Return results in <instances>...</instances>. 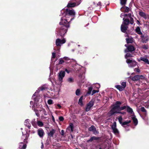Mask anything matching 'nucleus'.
<instances>
[{
  "mask_svg": "<svg viewBox=\"0 0 149 149\" xmlns=\"http://www.w3.org/2000/svg\"><path fill=\"white\" fill-rule=\"evenodd\" d=\"M123 119L121 116H120L118 118V121L121 125L123 127H125V125H126L127 126H129V124L131 122V120H129L128 121H125L123 122H122Z\"/></svg>",
  "mask_w": 149,
  "mask_h": 149,
  "instance_id": "39448f33",
  "label": "nucleus"
},
{
  "mask_svg": "<svg viewBox=\"0 0 149 149\" xmlns=\"http://www.w3.org/2000/svg\"><path fill=\"white\" fill-rule=\"evenodd\" d=\"M140 110L141 112L144 113L145 115H147V112L146 110L144 107H141Z\"/></svg>",
  "mask_w": 149,
  "mask_h": 149,
  "instance_id": "c9c22d12",
  "label": "nucleus"
},
{
  "mask_svg": "<svg viewBox=\"0 0 149 149\" xmlns=\"http://www.w3.org/2000/svg\"><path fill=\"white\" fill-rule=\"evenodd\" d=\"M122 102L119 101H117L116 102L115 104L114 105L113 107L112 108H113V109H117L120 111L126 109H127V106H124L122 107H120Z\"/></svg>",
  "mask_w": 149,
  "mask_h": 149,
  "instance_id": "f03ea898",
  "label": "nucleus"
},
{
  "mask_svg": "<svg viewBox=\"0 0 149 149\" xmlns=\"http://www.w3.org/2000/svg\"><path fill=\"white\" fill-rule=\"evenodd\" d=\"M140 59L141 60L145 62L146 64H149V61L148 58L144 57H141Z\"/></svg>",
  "mask_w": 149,
  "mask_h": 149,
  "instance_id": "412c9836",
  "label": "nucleus"
},
{
  "mask_svg": "<svg viewBox=\"0 0 149 149\" xmlns=\"http://www.w3.org/2000/svg\"><path fill=\"white\" fill-rule=\"evenodd\" d=\"M135 48L134 46L132 45H130L128 46L127 49L125 50V53H127L129 52H132L135 50Z\"/></svg>",
  "mask_w": 149,
  "mask_h": 149,
  "instance_id": "6e6552de",
  "label": "nucleus"
},
{
  "mask_svg": "<svg viewBox=\"0 0 149 149\" xmlns=\"http://www.w3.org/2000/svg\"><path fill=\"white\" fill-rule=\"evenodd\" d=\"M93 140H97V142H101V137H97L95 136H93L91 137L90 139L87 141V142L88 143L89 142H92Z\"/></svg>",
  "mask_w": 149,
  "mask_h": 149,
  "instance_id": "9d476101",
  "label": "nucleus"
},
{
  "mask_svg": "<svg viewBox=\"0 0 149 149\" xmlns=\"http://www.w3.org/2000/svg\"><path fill=\"white\" fill-rule=\"evenodd\" d=\"M59 120L60 121H63L64 120V118L63 116H61L59 117Z\"/></svg>",
  "mask_w": 149,
  "mask_h": 149,
  "instance_id": "3c124183",
  "label": "nucleus"
},
{
  "mask_svg": "<svg viewBox=\"0 0 149 149\" xmlns=\"http://www.w3.org/2000/svg\"><path fill=\"white\" fill-rule=\"evenodd\" d=\"M134 71H136V72L139 73L140 72V70L138 68H136L134 69Z\"/></svg>",
  "mask_w": 149,
  "mask_h": 149,
  "instance_id": "864d4df0",
  "label": "nucleus"
},
{
  "mask_svg": "<svg viewBox=\"0 0 149 149\" xmlns=\"http://www.w3.org/2000/svg\"><path fill=\"white\" fill-rule=\"evenodd\" d=\"M142 48L146 50L148 49V47L147 45H143L142 46Z\"/></svg>",
  "mask_w": 149,
  "mask_h": 149,
  "instance_id": "49530a36",
  "label": "nucleus"
},
{
  "mask_svg": "<svg viewBox=\"0 0 149 149\" xmlns=\"http://www.w3.org/2000/svg\"><path fill=\"white\" fill-rule=\"evenodd\" d=\"M130 24H133V23H134V20L132 17H131L130 18Z\"/></svg>",
  "mask_w": 149,
  "mask_h": 149,
  "instance_id": "8fccbe9b",
  "label": "nucleus"
},
{
  "mask_svg": "<svg viewBox=\"0 0 149 149\" xmlns=\"http://www.w3.org/2000/svg\"><path fill=\"white\" fill-rule=\"evenodd\" d=\"M93 90V88L92 86L89 87L88 88V91L86 93L85 96H88L91 94V92Z\"/></svg>",
  "mask_w": 149,
  "mask_h": 149,
  "instance_id": "c85d7f7f",
  "label": "nucleus"
},
{
  "mask_svg": "<svg viewBox=\"0 0 149 149\" xmlns=\"http://www.w3.org/2000/svg\"><path fill=\"white\" fill-rule=\"evenodd\" d=\"M61 135L63 136L64 135V131L63 130H62L61 131Z\"/></svg>",
  "mask_w": 149,
  "mask_h": 149,
  "instance_id": "052dcab7",
  "label": "nucleus"
},
{
  "mask_svg": "<svg viewBox=\"0 0 149 149\" xmlns=\"http://www.w3.org/2000/svg\"><path fill=\"white\" fill-rule=\"evenodd\" d=\"M128 28L127 25L122 24L121 25L120 29L121 31L124 33H127V30Z\"/></svg>",
  "mask_w": 149,
  "mask_h": 149,
  "instance_id": "f8f14e48",
  "label": "nucleus"
},
{
  "mask_svg": "<svg viewBox=\"0 0 149 149\" xmlns=\"http://www.w3.org/2000/svg\"><path fill=\"white\" fill-rule=\"evenodd\" d=\"M56 106L57 107H56V109L58 108L57 107H58L59 109H61V106L59 104H57L56 105Z\"/></svg>",
  "mask_w": 149,
  "mask_h": 149,
  "instance_id": "4d7b16f0",
  "label": "nucleus"
},
{
  "mask_svg": "<svg viewBox=\"0 0 149 149\" xmlns=\"http://www.w3.org/2000/svg\"><path fill=\"white\" fill-rule=\"evenodd\" d=\"M47 88L45 85H43L42 86L40 87L38 90L40 91H43L44 90L47 91Z\"/></svg>",
  "mask_w": 149,
  "mask_h": 149,
  "instance_id": "c756f323",
  "label": "nucleus"
},
{
  "mask_svg": "<svg viewBox=\"0 0 149 149\" xmlns=\"http://www.w3.org/2000/svg\"><path fill=\"white\" fill-rule=\"evenodd\" d=\"M132 119L133 121V122L135 125H136L138 123L137 119L136 118L135 115H133Z\"/></svg>",
  "mask_w": 149,
  "mask_h": 149,
  "instance_id": "aec40b11",
  "label": "nucleus"
},
{
  "mask_svg": "<svg viewBox=\"0 0 149 149\" xmlns=\"http://www.w3.org/2000/svg\"><path fill=\"white\" fill-rule=\"evenodd\" d=\"M59 62L58 63V64H61L64 62H66L65 61H64L63 59L62 58H60L59 60Z\"/></svg>",
  "mask_w": 149,
  "mask_h": 149,
  "instance_id": "58836bf2",
  "label": "nucleus"
},
{
  "mask_svg": "<svg viewBox=\"0 0 149 149\" xmlns=\"http://www.w3.org/2000/svg\"><path fill=\"white\" fill-rule=\"evenodd\" d=\"M120 10L122 12L125 11V12L128 13L130 11V9L128 7L125 6L121 8Z\"/></svg>",
  "mask_w": 149,
  "mask_h": 149,
  "instance_id": "6ab92c4d",
  "label": "nucleus"
},
{
  "mask_svg": "<svg viewBox=\"0 0 149 149\" xmlns=\"http://www.w3.org/2000/svg\"><path fill=\"white\" fill-rule=\"evenodd\" d=\"M65 16L68 17L69 16H74L75 15V13L74 10L69 9L67 8L65 9Z\"/></svg>",
  "mask_w": 149,
  "mask_h": 149,
  "instance_id": "20e7f679",
  "label": "nucleus"
},
{
  "mask_svg": "<svg viewBox=\"0 0 149 149\" xmlns=\"http://www.w3.org/2000/svg\"><path fill=\"white\" fill-rule=\"evenodd\" d=\"M121 86L124 89L126 86V83L125 81H123L121 84Z\"/></svg>",
  "mask_w": 149,
  "mask_h": 149,
  "instance_id": "79ce46f5",
  "label": "nucleus"
},
{
  "mask_svg": "<svg viewBox=\"0 0 149 149\" xmlns=\"http://www.w3.org/2000/svg\"><path fill=\"white\" fill-rule=\"evenodd\" d=\"M80 89H77L76 90V92H75L76 95H79L80 94Z\"/></svg>",
  "mask_w": 149,
  "mask_h": 149,
  "instance_id": "a18cd8bd",
  "label": "nucleus"
},
{
  "mask_svg": "<svg viewBox=\"0 0 149 149\" xmlns=\"http://www.w3.org/2000/svg\"><path fill=\"white\" fill-rule=\"evenodd\" d=\"M127 15H128V16L130 17V18L132 17H131L132 14L131 13H129L128 14H127Z\"/></svg>",
  "mask_w": 149,
  "mask_h": 149,
  "instance_id": "69168bd1",
  "label": "nucleus"
},
{
  "mask_svg": "<svg viewBox=\"0 0 149 149\" xmlns=\"http://www.w3.org/2000/svg\"><path fill=\"white\" fill-rule=\"evenodd\" d=\"M88 130L89 131H92L93 134L96 135L98 134L99 133L98 131H97L95 126L93 125H92L88 128Z\"/></svg>",
  "mask_w": 149,
  "mask_h": 149,
  "instance_id": "9b49d317",
  "label": "nucleus"
},
{
  "mask_svg": "<svg viewBox=\"0 0 149 149\" xmlns=\"http://www.w3.org/2000/svg\"><path fill=\"white\" fill-rule=\"evenodd\" d=\"M35 113H36V115L38 117H39L40 116L39 114L38 113V111L36 112H35Z\"/></svg>",
  "mask_w": 149,
  "mask_h": 149,
  "instance_id": "e2e57ef3",
  "label": "nucleus"
},
{
  "mask_svg": "<svg viewBox=\"0 0 149 149\" xmlns=\"http://www.w3.org/2000/svg\"><path fill=\"white\" fill-rule=\"evenodd\" d=\"M112 130H113V132L114 134H119V131L117 128L113 129H112Z\"/></svg>",
  "mask_w": 149,
  "mask_h": 149,
  "instance_id": "ea45409f",
  "label": "nucleus"
},
{
  "mask_svg": "<svg viewBox=\"0 0 149 149\" xmlns=\"http://www.w3.org/2000/svg\"><path fill=\"white\" fill-rule=\"evenodd\" d=\"M26 142H21L20 144H23L22 146L19 149H26Z\"/></svg>",
  "mask_w": 149,
  "mask_h": 149,
  "instance_id": "72a5a7b5",
  "label": "nucleus"
},
{
  "mask_svg": "<svg viewBox=\"0 0 149 149\" xmlns=\"http://www.w3.org/2000/svg\"><path fill=\"white\" fill-rule=\"evenodd\" d=\"M38 134L40 138H42L45 134V132L42 129L40 128L38 130Z\"/></svg>",
  "mask_w": 149,
  "mask_h": 149,
  "instance_id": "4468645a",
  "label": "nucleus"
},
{
  "mask_svg": "<svg viewBox=\"0 0 149 149\" xmlns=\"http://www.w3.org/2000/svg\"><path fill=\"white\" fill-rule=\"evenodd\" d=\"M52 58H55L56 57V54L55 52H53L52 54Z\"/></svg>",
  "mask_w": 149,
  "mask_h": 149,
  "instance_id": "6e6d98bb",
  "label": "nucleus"
},
{
  "mask_svg": "<svg viewBox=\"0 0 149 149\" xmlns=\"http://www.w3.org/2000/svg\"><path fill=\"white\" fill-rule=\"evenodd\" d=\"M111 127L112 130L116 128V122H114L113 124L111 126Z\"/></svg>",
  "mask_w": 149,
  "mask_h": 149,
  "instance_id": "4c0bfd02",
  "label": "nucleus"
},
{
  "mask_svg": "<svg viewBox=\"0 0 149 149\" xmlns=\"http://www.w3.org/2000/svg\"><path fill=\"white\" fill-rule=\"evenodd\" d=\"M52 120L54 122H55V119H54V117L53 116H52Z\"/></svg>",
  "mask_w": 149,
  "mask_h": 149,
  "instance_id": "338daca9",
  "label": "nucleus"
},
{
  "mask_svg": "<svg viewBox=\"0 0 149 149\" xmlns=\"http://www.w3.org/2000/svg\"><path fill=\"white\" fill-rule=\"evenodd\" d=\"M97 5L98 6H101V2L100 1V2H99L97 4Z\"/></svg>",
  "mask_w": 149,
  "mask_h": 149,
  "instance_id": "0e129e2a",
  "label": "nucleus"
},
{
  "mask_svg": "<svg viewBox=\"0 0 149 149\" xmlns=\"http://www.w3.org/2000/svg\"><path fill=\"white\" fill-rule=\"evenodd\" d=\"M83 98V96H82L79 98V100L78 104L81 106H83V104L82 101Z\"/></svg>",
  "mask_w": 149,
  "mask_h": 149,
  "instance_id": "f704fd0d",
  "label": "nucleus"
},
{
  "mask_svg": "<svg viewBox=\"0 0 149 149\" xmlns=\"http://www.w3.org/2000/svg\"><path fill=\"white\" fill-rule=\"evenodd\" d=\"M127 0H120V3L122 5H125L126 2Z\"/></svg>",
  "mask_w": 149,
  "mask_h": 149,
  "instance_id": "37998d69",
  "label": "nucleus"
},
{
  "mask_svg": "<svg viewBox=\"0 0 149 149\" xmlns=\"http://www.w3.org/2000/svg\"><path fill=\"white\" fill-rule=\"evenodd\" d=\"M47 103L51 105L53 104V100L51 99H49L47 101Z\"/></svg>",
  "mask_w": 149,
  "mask_h": 149,
  "instance_id": "de8ad7c7",
  "label": "nucleus"
},
{
  "mask_svg": "<svg viewBox=\"0 0 149 149\" xmlns=\"http://www.w3.org/2000/svg\"><path fill=\"white\" fill-rule=\"evenodd\" d=\"M139 15L142 17H143L145 19L147 18V15L145 13L142 11H139Z\"/></svg>",
  "mask_w": 149,
  "mask_h": 149,
  "instance_id": "5701e85b",
  "label": "nucleus"
},
{
  "mask_svg": "<svg viewBox=\"0 0 149 149\" xmlns=\"http://www.w3.org/2000/svg\"><path fill=\"white\" fill-rule=\"evenodd\" d=\"M94 102L93 100H91L87 104L91 108L94 105Z\"/></svg>",
  "mask_w": 149,
  "mask_h": 149,
  "instance_id": "473e14b6",
  "label": "nucleus"
},
{
  "mask_svg": "<svg viewBox=\"0 0 149 149\" xmlns=\"http://www.w3.org/2000/svg\"><path fill=\"white\" fill-rule=\"evenodd\" d=\"M143 77V76L142 75H136L133 77H132L131 79L133 81H137L139 80Z\"/></svg>",
  "mask_w": 149,
  "mask_h": 149,
  "instance_id": "2eb2a0df",
  "label": "nucleus"
},
{
  "mask_svg": "<svg viewBox=\"0 0 149 149\" xmlns=\"http://www.w3.org/2000/svg\"><path fill=\"white\" fill-rule=\"evenodd\" d=\"M59 24L62 26L60 28L56 29L57 36L63 37L67 33L68 29L70 27L69 22L67 20L64 19L61 17Z\"/></svg>",
  "mask_w": 149,
  "mask_h": 149,
  "instance_id": "f257e3e1",
  "label": "nucleus"
},
{
  "mask_svg": "<svg viewBox=\"0 0 149 149\" xmlns=\"http://www.w3.org/2000/svg\"><path fill=\"white\" fill-rule=\"evenodd\" d=\"M65 71L68 74L70 72V70H68L67 69H65Z\"/></svg>",
  "mask_w": 149,
  "mask_h": 149,
  "instance_id": "680f3d73",
  "label": "nucleus"
},
{
  "mask_svg": "<svg viewBox=\"0 0 149 149\" xmlns=\"http://www.w3.org/2000/svg\"><path fill=\"white\" fill-rule=\"evenodd\" d=\"M56 130L53 129H52L50 131L48 132L47 134L49 138H51L52 137H53L54 134L56 132Z\"/></svg>",
  "mask_w": 149,
  "mask_h": 149,
  "instance_id": "dca6fc26",
  "label": "nucleus"
},
{
  "mask_svg": "<svg viewBox=\"0 0 149 149\" xmlns=\"http://www.w3.org/2000/svg\"><path fill=\"white\" fill-rule=\"evenodd\" d=\"M126 109L127 112H128V113L131 114L134 113L132 109L131 108H130L129 106H127Z\"/></svg>",
  "mask_w": 149,
  "mask_h": 149,
  "instance_id": "b1692460",
  "label": "nucleus"
},
{
  "mask_svg": "<svg viewBox=\"0 0 149 149\" xmlns=\"http://www.w3.org/2000/svg\"><path fill=\"white\" fill-rule=\"evenodd\" d=\"M116 88L118 90L120 91H122L124 90V88H123L120 85H116L115 86Z\"/></svg>",
  "mask_w": 149,
  "mask_h": 149,
  "instance_id": "2f4dec72",
  "label": "nucleus"
},
{
  "mask_svg": "<svg viewBox=\"0 0 149 149\" xmlns=\"http://www.w3.org/2000/svg\"><path fill=\"white\" fill-rule=\"evenodd\" d=\"M76 5V3H72L71 1H69L68 5H67V7L68 8H72L75 7Z\"/></svg>",
  "mask_w": 149,
  "mask_h": 149,
  "instance_id": "a211bd4d",
  "label": "nucleus"
},
{
  "mask_svg": "<svg viewBox=\"0 0 149 149\" xmlns=\"http://www.w3.org/2000/svg\"><path fill=\"white\" fill-rule=\"evenodd\" d=\"M123 21L122 22V24L127 25L128 26V25L130 24V21L128 19H125V18H123Z\"/></svg>",
  "mask_w": 149,
  "mask_h": 149,
  "instance_id": "f3484780",
  "label": "nucleus"
},
{
  "mask_svg": "<svg viewBox=\"0 0 149 149\" xmlns=\"http://www.w3.org/2000/svg\"><path fill=\"white\" fill-rule=\"evenodd\" d=\"M22 139H24V142H26V143H28V141H27V140L28 139V136H27V135L26 134H23V135L22 137Z\"/></svg>",
  "mask_w": 149,
  "mask_h": 149,
  "instance_id": "bb28decb",
  "label": "nucleus"
},
{
  "mask_svg": "<svg viewBox=\"0 0 149 149\" xmlns=\"http://www.w3.org/2000/svg\"><path fill=\"white\" fill-rule=\"evenodd\" d=\"M68 81L70 83H72L73 82L74 80L72 78L70 77L68 79Z\"/></svg>",
  "mask_w": 149,
  "mask_h": 149,
  "instance_id": "09e8293b",
  "label": "nucleus"
},
{
  "mask_svg": "<svg viewBox=\"0 0 149 149\" xmlns=\"http://www.w3.org/2000/svg\"><path fill=\"white\" fill-rule=\"evenodd\" d=\"M65 72L64 71L61 70L59 73L58 76V80L61 82L62 81L63 78L65 76Z\"/></svg>",
  "mask_w": 149,
  "mask_h": 149,
  "instance_id": "1a4fd4ad",
  "label": "nucleus"
},
{
  "mask_svg": "<svg viewBox=\"0 0 149 149\" xmlns=\"http://www.w3.org/2000/svg\"><path fill=\"white\" fill-rule=\"evenodd\" d=\"M126 40L127 44L130 43H132L133 42V39L132 38H126Z\"/></svg>",
  "mask_w": 149,
  "mask_h": 149,
  "instance_id": "7c9ffc66",
  "label": "nucleus"
},
{
  "mask_svg": "<svg viewBox=\"0 0 149 149\" xmlns=\"http://www.w3.org/2000/svg\"><path fill=\"white\" fill-rule=\"evenodd\" d=\"M38 125L40 127H41L43 125V123L42 121L38 120L37 122Z\"/></svg>",
  "mask_w": 149,
  "mask_h": 149,
  "instance_id": "e433bc0d",
  "label": "nucleus"
},
{
  "mask_svg": "<svg viewBox=\"0 0 149 149\" xmlns=\"http://www.w3.org/2000/svg\"><path fill=\"white\" fill-rule=\"evenodd\" d=\"M98 91L94 90L93 91L92 93V95H93L94 94L98 92Z\"/></svg>",
  "mask_w": 149,
  "mask_h": 149,
  "instance_id": "603ef678",
  "label": "nucleus"
},
{
  "mask_svg": "<svg viewBox=\"0 0 149 149\" xmlns=\"http://www.w3.org/2000/svg\"><path fill=\"white\" fill-rule=\"evenodd\" d=\"M73 124L72 123H70L69 124V126L67 128V129L69 130H71V132H72L73 131Z\"/></svg>",
  "mask_w": 149,
  "mask_h": 149,
  "instance_id": "4be33fe9",
  "label": "nucleus"
},
{
  "mask_svg": "<svg viewBox=\"0 0 149 149\" xmlns=\"http://www.w3.org/2000/svg\"><path fill=\"white\" fill-rule=\"evenodd\" d=\"M126 63L128 64L129 66L130 67H135L137 64V62L134 60H132L129 58L127 59Z\"/></svg>",
  "mask_w": 149,
  "mask_h": 149,
  "instance_id": "423d86ee",
  "label": "nucleus"
},
{
  "mask_svg": "<svg viewBox=\"0 0 149 149\" xmlns=\"http://www.w3.org/2000/svg\"><path fill=\"white\" fill-rule=\"evenodd\" d=\"M63 58V60H65V61H68L70 60V59L68 57H65Z\"/></svg>",
  "mask_w": 149,
  "mask_h": 149,
  "instance_id": "5fc2aeb1",
  "label": "nucleus"
},
{
  "mask_svg": "<svg viewBox=\"0 0 149 149\" xmlns=\"http://www.w3.org/2000/svg\"><path fill=\"white\" fill-rule=\"evenodd\" d=\"M51 142V138L48 137L45 141V145L46 146L49 145Z\"/></svg>",
  "mask_w": 149,
  "mask_h": 149,
  "instance_id": "393cba45",
  "label": "nucleus"
},
{
  "mask_svg": "<svg viewBox=\"0 0 149 149\" xmlns=\"http://www.w3.org/2000/svg\"><path fill=\"white\" fill-rule=\"evenodd\" d=\"M123 16L125 17H127V16H128V15L127 14H124V15H123Z\"/></svg>",
  "mask_w": 149,
  "mask_h": 149,
  "instance_id": "774afa93",
  "label": "nucleus"
},
{
  "mask_svg": "<svg viewBox=\"0 0 149 149\" xmlns=\"http://www.w3.org/2000/svg\"><path fill=\"white\" fill-rule=\"evenodd\" d=\"M38 91H36V92L33 95V96H32V97L33 98H34V100L36 101V99L35 98H34V97L36 96V92H38Z\"/></svg>",
  "mask_w": 149,
  "mask_h": 149,
  "instance_id": "bf43d9fd",
  "label": "nucleus"
},
{
  "mask_svg": "<svg viewBox=\"0 0 149 149\" xmlns=\"http://www.w3.org/2000/svg\"><path fill=\"white\" fill-rule=\"evenodd\" d=\"M136 32L139 35H142V33L141 31V29H140V27L139 26H137L136 29H135Z\"/></svg>",
  "mask_w": 149,
  "mask_h": 149,
  "instance_id": "cd10ccee",
  "label": "nucleus"
},
{
  "mask_svg": "<svg viewBox=\"0 0 149 149\" xmlns=\"http://www.w3.org/2000/svg\"><path fill=\"white\" fill-rule=\"evenodd\" d=\"M141 41L143 43H146L148 40V37L147 35H143V34L141 36Z\"/></svg>",
  "mask_w": 149,
  "mask_h": 149,
  "instance_id": "ddd939ff",
  "label": "nucleus"
},
{
  "mask_svg": "<svg viewBox=\"0 0 149 149\" xmlns=\"http://www.w3.org/2000/svg\"><path fill=\"white\" fill-rule=\"evenodd\" d=\"M34 105H33L32 106V109H33L34 111L35 112H38V110H37V109H36L35 108V107H34Z\"/></svg>",
  "mask_w": 149,
  "mask_h": 149,
  "instance_id": "13d9d810",
  "label": "nucleus"
},
{
  "mask_svg": "<svg viewBox=\"0 0 149 149\" xmlns=\"http://www.w3.org/2000/svg\"><path fill=\"white\" fill-rule=\"evenodd\" d=\"M91 108L90 106L88 105L87 104H86V108L85 110L86 111H90Z\"/></svg>",
  "mask_w": 149,
  "mask_h": 149,
  "instance_id": "c03bdc74",
  "label": "nucleus"
},
{
  "mask_svg": "<svg viewBox=\"0 0 149 149\" xmlns=\"http://www.w3.org/2000/svg\"><path fill=\"white\" fill-rule=\"evenodd\" d=\"M24 124L29 129L31 127V125L29 123V121L28 119H26L25 120L24 122Z\"/></svg>",
  "mask_w": 149,
  "mask_h": 149,
  "instance_id": "a878e982",
  "label": "nucleus"
},
{
  "mask_svg": "<svg viewBox=\"0 0 149 149\" xmlns=\"http://www.w3.org/2000/svg\"><path fill=\"white\" fill-rule=\"evenodd\" d=\"M109 113L111 116L115 115L116 113H119L123 115H125L126 114V112L124 111H121L117 109H113V108H112L109 111Z\"/></svg>",
  "mask_w": 149,
  "mask_h": 149,
  "instance_id": "7ed1b4c3",
  "label": "nucleus"
},
{
  "mask_svg": "<svg viewBox=\"0 0 149 149\" xmlns=\"http://www.w3.org/2000/svg\"><path fill=\"white\" fill-rule=\"evenodd\" d=\"M65 42L66 40L65 39L61 40L59 38H57L56 41V45L57 46H60L61 44L65 43Z\"/></svg>",
  "mask_w": 149,
  "mask_h": 149,
  "instance_id": "0eeeda50",
  "label": "nucleus"
},
{
  "mask_svg": "<svg viewBox=\"0 0 149 149\" xmlns=\"http://www.w3.org/2000/svg\"><path fill=\"white\" fill-rule=\"evenodd\" d=\"M132 56V55L129 53H127L125 56V57L126 58H128L131 57Z\"/></svg>",
  "mask_w": 149,
  "mask_h": 149,
  "instance_id": "a19ab883",
  "label": "nucleus"
}]
</instances>
